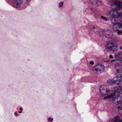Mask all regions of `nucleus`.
I'll return each mask as SVG.
<instances>
[{"label": "nucleus", "mask_w": 122, "mask_h": 122, "mask_svg": "<svg viewBox=\"0 0 122 122\" xmlns=\"http://www.w3.org/2000/svg\"><path fill=\"white\" fill-rule=\"evenodd\" d=\"M112 2L111 7L114 9L110 10L107 15L111 18L112 23L113 24L116 25L119 23L118 21L117 17L119 16H122V12L119 13L117 12L122 7L121 3L116 0L112 1Z\"/></svg>", "instance_id": "f257e3e1"}, {"label": "nucleus", "mask_w": 122, "mask_h": 122, "mask_svg": "<svg viewBox=\"0 0 122 122\" xmlns=\"http://www.w3.org/2000/svg\"><path fill=\"white\" fill-rule=\"evenodd\" d=\"M118 91H114L112 93L110 94L105 96L104 99L107 98H112V100L113 103L117 105L121 103L120 106L117 105V107L118 110L122 112V97L120 95H118L117 94Z\"/></svg>", "instance_id": "f03ea898"}, {"label": "nucleus", "mask_w": 122, "mask_h": 122, "mask_svg": "<svg viewBox=\"0 0 122 122\" xmlns=\"http://www.w3.org/2000/svg\"><path fill=\"white\" fill-rule=\"evenodd\" d=\"M106 47L109 51L112 52L117 51L119 49L117 44L113 42L107 43L106 45Z\"/></svg>", "instance_id": "7ed1b4c3"}, {"label": "nucleus", "mask_w": 122, "mask_h": 122, "mask_svg": "<svg viewBox=\"0 0 122 122\" xmlns=\"http://www.w3.org/2000/svg\"><path fill=\"white\" fill-rule=\"evenodd\" d=\"M105 68L103 65L100 64H98L93 67V70L96 73H99L103 72L104 71Z\"/></svg>", "instance_id": "20e7f679"}, {"label": "nucleus", "mask_w": 122, "mask_h": 122, "mask_svg": "<svg viewBox=\"0 0 122 122\" xmlns=\"http://www.w3.org/2000/svg\"><path fill=\"white\" fill-rule=\"evenodd\" d=\"M100 91L102 95H106L109 94L110 90L109 87L107 85H104L101 86L100 88Z\"/></svg>", "instance_id": "39448f33"}, {"label": "nucleus", "mask_w": 122, "mask_h": 122, "mask_svg": "<svg viewBox=\"0 0 122 122\" xmlns=\"http://www.w3.org/2000/svg\"><path fill=\"white\" fill-rule=\"evenodd\" d=\"M102 34L106 38H109L111 37L113 35L112 33L110 30H103Z\"/></svg>", "instance_id": "423d86ee"}, {"label": "nucleus", "mask_w": 122, "mask_h": 122, "mask_svg": "<svg viewBox=\"0 0 122 122\" xmlns=\"http://www.w3.org/2000/svg\"><path fill=\"white\" fill-rule=\"evenodd\" d=\"M112 81L114 84H119L120 83V82L122 81V76L120 75L119 76L114 77L112 79Z\"/></svg>", "instance_id": "0eeeda50"}, {"label": "nucleus", "mask_w": 122, "mask_h": 122, "mask_svg": "<svg viewBox=\"0 0 122 122\" xmlns=\"http://www.w3.org/2000/svg\"><path fill=\"white\" fill-rule=\"evenodd\" d=\"M115 67L118 73H122V65L119 63H116L115 65Z\"/></svg>", "instance_id": "6e6552de"}, {"label": "nucleus", "mask_w": 122, "mask_h": 122, "mask_svg": "<svg viewBox=\"0 0 122 122\" xmlns=\"http://www.w3.org/2000/svg\"><path fill=\"white\" fill-rule=\"evenodd\" d=\"M22 1V0H15L12 4V6L15 8L19 7Z\"/></svg>", "instance_id": "1a4fd4ad"}, {"label": "nucleus", "mask_w": 122, "mask_h": 122, "mask_svg": "<svg viewBox=\"0 0 122 122\" xmlns=\"http://www.w3.org/2000/svg\"><path fill=\"white\" fill-rule=\"evenodd\" d=\"M120 117L118 115H116L114 117V122H122L121 120L120 119Z\"/></svg>", "instance_id": "9d476101"}, {"label": "nucleus", "mask_w": 122, "mask_h": 122, "mask_svg": "<svg viewBox=\"0 0 122 122\" xmlns=\"http://www.w3.org/2000/svg\"><path fill=\"white\" fill-rule=\"evenodd\" d=\"M118 91L117 94L118 93H122V86H119L117 87V90L115 91Z\"/></svg>", "instance_id": "9b49d317"}, {"label": "nucleus", "mask_w": 122, "mask_h": 122, "mask_svg": "<svg viewBox=\"0 0 122 122\" xmlns=\"http://www.w3.org/2000/svg\"><path fill=\"white\" fill-rule=\"evenodd\" d=\"M113 83V81H112V80L109 79L107 81V83L109 85L114 84Z\"/></svg>", "instance_id": "f8f14e48"}, {"label": "nucleus", "mask_w": 122, "mask_h": 122, "mask_svg": "<svg viewBox=\"0 0 122 122\" xmlns=\"http://www.w3.org/2000/svg\"><path fill=\"white\" fill-rule=\"evenodd\" d=\"M96 3L98 5H101L102 4L101 0H96Z\"/></svg>", "instance_id": "ddd939ff"}, {"label": "nucleus", "mask_w": 122, "mask_h": 122, "mask_svg": "<svg viewBox=\"0 0 122 122\" xmlns=\"http://www.w3.org/2000/svg\"><path fill=\"white\" fill-rule=\"evenodd\" d=\"M117 32V34L119 35H122V30H121L116 29V30H115Z\"/></svg>", "instance_id": "4468645a"}, {"label": "nucleus", "mask_w": 122, "mask_h": 122, "mask_svg": "<svg viewBox=\"0 0 122 122\" xmlns=\"http://www.w3.org/2000/svg\"><path fill=\"white\" fill-rule=\"evenodd\" d=\"M101 19H102L106 21H108L109 20L108 19L103 16H101Z\"/></svg>", "instance_id": "2eb2a0df"}, {"label": "nucleus", "mask_w": 122, "mask_h": 122, "mask_svg": "<svg viewBox=\"0 0 122 122\" xmlns=\"http://www.w3.org/2000/svg\"><path fill=\"white\" fill-rule=\"evenodd\" d=\"M117 56L119 57H122V52L120 51L118 52L117 53Z\"/></svg>", "instance_id": "dca6fc26"}, {"label": "nucleus", "mask_w": 122, "mask_h": 122, "mask_svg": "<svg viewBox=\"0 0 122 122\" xmlns=\"http://www.w3.org/2000/svg\"><path fill=\"white\" fill-rule=\"evenodd\" d=\"M63 2H60L59 4H58V7H62L63 4Z\"/></svg>", "instance_id": "f3484780"}, {"label": "nucleus", "mask_w": 122, "mask_h": 122, "mask_svg": "<svg viewBox=\"0 0 122 122\" xmlns=\"http://www.w3.org/2000/svg\"><path fill=\"white\" fill-rule=\"evenodd\" d=\"M53 118H49L48 119V121L49 122H51L53 120Z\"/></svg>", "instance_id": "a211bd4d"}, {"label": "nucleus", "mask_w": 122, "mask_h": 122, "mask_svg": "<svg viewBox=\"0 0 122 122\" xmlns=\"http://www.w3.org/2000/svg\"><path fill=\"white\" fill-rule=\"evenodd\" d=\"M109 57L111 59H112L113 58V57L111 55H110Z\"/></svg>", "instance_id": "6ab92c4d"}, {"label": "nucleus", "mask_w": 122, "mask_h": 122, "mask_svg": "<svg viewBox=\"0 0 122 122\" xmlns=\"http://www.w3.org/2000/svg\"><path fill=\"white\" fill-rule=\"evenodd\" d=\"M90 64L93 65L94 64V62L92 61H91L90 62Z\"/></svg>", "instance_id": "aec40b11"}, {"label": "nucleus", "mask_w": 122, "mask_h": 122, "mask_svg": "<svg viewBox=\"0 0 122 122\" xmlns=\"http://www.w3.org/2000/svg\"><path fill=\"white\" fill-rule=\"evenodd\" d=\"M14 114L16 117H17L18 115V114L16 112H15Z\"/></svg>", "instance_id": "412c9836"}, {"label": "nucleus", "mask_w": 122, "mask_h": 122, "mask_svg": "<svg viewBox=\"0 0 122 122\" xmlns=\"http://www.w3.org/2000/svg\"><path fill=\"white\" fill-rule=\"evenodd\" d=\"M119 27L122 28V24H121L119 25Z\"/></svg>", "instance_id": "4be33fe9"}, {"label": "nucleus", "mask_w": 122, "mask_h": 122, "mask_svg": "<svg viewBox=\"0 0 122 122\" xmlns=\"http://www.w3.org/2000/svg\"><path fill=\"white\" fill-rule=\"evenodd\" d=\"M119 48L121 50L122 49V46H120Z\"/></svg>", "instance_id": "5701e85b"}, {"label": "nucleus", "mask_w": 122, "mask_h": 122, "mask_svg": "<svg viewBox=\"0 0 122 122\" xmlns=\"http://www.w3.org/2000/svg\"><path fill=\"white\" fill-rule=\"evenodd\" d=\"M91 10L93 11H94L95 10H93V8H91Z\"/></svg>", "instance_id": "b1692460"}, {"label": "nucleus", "mask_w": 122, "mask_h": 122, "mask_svg": "<svg viewBox=\"0 0 122 122\" xmlns=\"http://www.w3.org/2000/svg\"><path fill=\"white\" fill-rule=\"evenodd\" d=\"M20 110L22 111V108H20Z\"/></svg>", "instance_id": "393cba45"}, {"label": "nucleus", "mask_w": 122, "mask_h": 122, "mask_svg": "<svg viewBox=\"0 0 122 122\" xmlns=\"http://www.w3.org/2000/svg\"><path fill=\"white\" fill-rule=\"evenodd\" d=\"M6 0V1H11V0Z\"/></svg>", "instance_id": "a878e982"}, {"label": "nucleus", "mask_w": 122, "mask_h": 122, "mask_svg": "<svg viewBox=\"0 0 122 122\" xmlns=\"http://www.w3.org/2000/svg\"><path fill=\"white\" fill-rule=\"evenodd\" d=\"M19 112L20 113H21L22 112V111H19Z\"/></svg>", "instance_id": "bb28decb"}, {"label": "nucleus", "mask_w": 122, "mask_h": 122, "mask_svg": "<svg viewBox=\"0 0 122 122\" xmlns=\"http://www.w3.org/2000/svg\"><path fill=\"white\" fill-rule=\"evenodd\" d=\"M95 28H96L94 26L93 27V29H94Z\"/></svg>", "instance_id": "cd10ccee"}, {"label": "nucleus", "mask_w": 122, "mask_h": 122, "mask_svg": "<svg viewBox=\"0 0 122 122\" xmlns=\"http://www.w3.org/2000/svg\"><path fill=\"white\" fill-rule=\"evenodd\" d=\"M30 0H26L27 1V2H28Z\"/></svg>", "instance_id": "c85d7f7f"}, {"label": "nucleus", "mask_w": 122, "mask_h": 122, "mask_svg": "<svg viewBox=\"0 0 122 122\" xmlns=\"http://www.w3.org/2000/svg\"><path fill=\"white\" fill-rule=\"evenodd\" d=\"M115 61V60H113L112 61H111V62H112V61Z\"/></svg>", "instance_id": "c756f323"}, {"label": "nucleus", "mask_w": 122, "mask_h": 122, "mask_svg": "<svg viewBox=\"0 0 122 122\" xmlns=\"http://www.w3.org/2000/svg\"><path fill=\"white\" fill-rule=\"evenodd\" d=\"M119 75H121V76H122V75H121V74H119Z\"/></svg>", "instance_id": "7c9ffc66"}, {"label": "nucleus", "mask_w": 122, "mask_h": 122, "mask_svg": "<svg viewBox=\"0 0 122 122\" xmlns=\"http://www.w3.org/2000/svg\"><path fill=\"white\" fill-rule=\"evenodd\" d=\"M113 29L114 30H115L114 29V28H113Z\"/></svg>", "instance_id": "2f4dec72"}, {"label": "nucleus", "mask_w": 122, "mask_h": 122, "mask_svg": "<svg viewBox=\"0 0 122 122\" xmlns=\"http://www.w3.org/2000/svg\"><path fill=\"white\" fill-rule=\"evenodd\" d=\"M121 115V116L122 117V115H121Z\"/></svg>", "instance_id": "473e14b6"}]
</instances>
